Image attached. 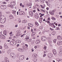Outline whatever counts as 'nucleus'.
Listing matches in <instances>:
<instances>
[{"instance_id": "1", "label": "nucleus", "mask_w": 62, "mask_h": 62, "mask_svg": "<svg viewBox=\"0 0 62 62\" xmlns=\"http://www.w3.org/2000/svg\"><path fill=\"white\" fill-rule=\"evenodd\" d=\"M0 19L3 21L4 22H6V17L5 16H1Z\"/></svg>"}, {"instance_id": "2", "label": "nucleus", "mask_w": 62, "mask_h": 62, "mask_svg": "<svg viewBox=\"0 0 62 62\" xmlns=\"http://www.w3.org/2000/svg\"><path fill=\"white\" fill-rule=\"evenodd\" d=\"M10 56L11 57H12L13 58H16V56H15L14 54L13 53L10 54Z\"/></svg>"}, {"instance_id": "3", "label": "nucleus", "mask_w": 62, "mask_h": 62, "mask_svg": "<svg viewBox=\"0 0 62 62\" xmlns=\"http://www.w3.org/2000/svg\"><path fill=\"white\" fill-rule=\"evenodd\" d=\"M29 16H31V17H32V16H33V15H34V14H33V12L32 11H30L29 13Z\"/></svg>"}, {"instance_id": "4", "label": "nucleus", "mask_w": 62, "mask_h": 62, "mask_svg": "<svg viewBox=\"0 0 62 62\" xmlns=\"http://www.w3.org/2000/svg\"><path fill=\"white\" fill-rule=\"evenodd\" d=\"M42 41H45L47 39L46 37L45 36H43L41 38Z\"/></svg>"}, {"instance_id": "5", "label": "nucleus", "mask_w": 62, "mask_h": 62, "mask_svg": "<svg viewBox=\"0 0 62 62\" xmlns=\"http://www.w3.org/2000/svg\"><path fill=\"white\" fill-rule=\"evenodd\" d=\"M19 58L20 60H23L24 58V56L23 55L20 56Z\"/></svg>"}, {"instance_id": "6", "label": "nucleus", "mask_w": 62, "mask_h": 62, "mask_svg": "<svg viewBox=\"0 0 62 62\" xmlns=\"http://www.w3.org/2000/svg\"><path fill=\"white\" fill-rule=\"evenodd\" d=\"M62 44V41H59L57 42V44L58 45H61Z\"/></svg>"}, {"instance_id": "7", "label": "nucleus", "mask_w": 62, "mask_h": 62, "mask_svg": "<svg viewBox=\"0 0 62 62\" xmlns=\"http://www.w3.org/2000/svg\"><path fill=\"white\" fill-rule=\"evenodd\" d=\"M10 44L12 45H16V41H14L13 42L11 41L10 42Z\"/></svg>"}, {"instance_id": "8", "label": "nucleus", "mask_w": 62, "mask_h": 62, "mask_svg": "<svg viewBox=\"0 0 62 62\" xmlns=\"http://www.w3.org/2000/svg\"><path fill=\"white\" fill-rule=\"evenodd\" d=\"M0 8L2 9H4L7 8L6 6L4 5H1L0 6Z\"/></svg>"}, {"instance_id": "9", "label": "nucleus", "mask_w": 62, "mask_h": 62, "mask_svg": "<svg viewBox=\"0 0 62 62\" xmlns=\"http://www.w3.org/2000/svg\"><path fill=\"white\" fill-rule=\"evenodd\" d=\"M9 18L10 19H13L14 18L13 16L12 15H9Z\"/></svg>"}, {"instance_id": "10", "label": "nucleus", "mask_w": 62, "mask_h": 62, "mask_svg": "<svg viewBox=\"0 0 62 62\" xmlns=\"http://www.w3.org/2000/svg\"><path fill=\"white\" fill-rule=\"evenodd\" d=\"M29 39V37L28 36H26L25 39V41H27L28 39Z\"/></svg>"}, {"instance_id": "11", "label": "nucleus", "mask_w": 62, "mask_h": 62, "mask_svg": "<svg viewBox=\"0 0 62 62\" xmlns=\"http://www.w3.org/2000/svg\"><path fill=\"white\" fill-rule=\"evenodd\" d=\"M58 39H62V37L61 36H59L57 37Z\"/></svg>"}, {"instance_id": "12", "label": "nucleus", "mask_w": 62, "mask_h": 62, "mask_svg": "<svg viewBox=\"0 0 62 62\" xmlns=\"http://www.w3.org/2000/svg\"><path fill=\"white\" fill-rule=\"evenodd\" d=\"M3 33L4 35H5L6 36H7V31L6 30H4L3 32Z\"/></svg>"}, {"instance_id": "13", "label": "nucleus", "mask_w": 62, "mask_h": 62, "mask_svg": "<svg viewBox=\"0 0 62 62\" xmlns=\"http://www.w3.org/2000/svg\"><path fill=\"white\" fill-rule=\"evenodd\" d=\"M40 40L38 39L37 40L36 42V44H39V43H40Z\"/></svg>"}, {"instance_id": "14", "label": "nucleus", "mask_w": 62, "mask_h": 62, "mask_svg": "<svg viewBox=\"0 0 62 62\" xmlns=\"http://www.w3.org/2000/svg\"><path fill=\"white\" fill-rule=\"evenodd\" d=\"M16 11H15L14 10H13L12 11V13L15 15H16Z\"/></svg>"}, {"instance_id": "15", "label": "nucleus", "mask_w": 62, "mask_h": 62, "mask_svg": "<svg viewBox=\"0 0 62 62\" xmlns=\"http://www.w3.org/2000/svg\"><path fill=\"white\" fill-rule=\"evenodd\" d=\"M4 46L5 49H8V47L6 44H5L4 45Z\"/></svg>"}, {"instance_id": "16", "label": "nucleus", "mask_w": 62, "mask_h": 62, "mask_svg": "<svg viewBox=\"0 0 62 62\" xmlns=\"http://www.w3.org/2000/svg\"><path fill=\"white\" fill-rule=\"evenodd\" d=\"M11 50L10 49H9L7 51V53L8 54H9L10 52H11Z\"/></svg>"}, {"instance_id": "17", "label": "nucleus", "mask_w": 62, "mask_h": 62, "mask_svg": "<svg viewBox=\"0 0 62 62\" xmlns=\"http://www.w3.org/2000/svg\"><path fill=\"white\" fill-rule=\"evenodd\" d=\"M18 50L19 52H23V49L20 48H18Z\"/></svg>"}, {"instance_id": "18", "label": "nucleus", "mask_w": 62, "mask_h": 62, "mask_svg": "<svg viewBox=\"0 0 62 62\" xmlns=\"http://www.w3.org/2000/svg\"><path fill=\"white\" fill-rule=\"evenodd\" d=\"M53 56V55L52 54H49L48 55V56L49 58H51L52 57V56Z\"/></svg>"}, {"instance_id": "19", "label": "nucleus", "mask_w": 62, "mask_h": 62, "mask_svg": "<svg viewBox=\"0 0 62 62\" xmlns=\"http://www.w3.org/2000/svg\"><path fill=\"white\" fill-rule=\"evenodd\" d=\"M49 13L51 15H54V12H52H52L50 11H49Z\"/></svg>"}, {"instance_id": "20", "label": "nucleus", "mask_w": 62, "mask_h": 62, "mask_svg": "<svg viewBox=\"0 0 62 62\" xmlns=\"http://www.w3.org/2000/svg\"><path fill=\"white\" fill-rule=\"evenodd\" d=\"M0 22L2 23H5V22H4V20H2L1 19H0Z\"/></svg>"}, {"instance_id": "21", "label": "nucleus", "mask_w": 62, "mask_h": 62, "mask_svg": "<svg viewBox=\"0 0 62 62\" xmlns=\"http://www.w3.org/2000/svg\"><path fill=\"white\" fill-rule=\"evenodd\" d=\"M28 26H30V27H33V25L32 24H31V23H29L28 24Z\"/></svg>"}, {"instance_id": "22", "label": "nucleus", "mask_w": 62, "mask_h": 62, "mask_svg": "<svg viewBox=\"0 0 62 62\" xmlns=\"http://www.w3.org/2000/svg\"><path fill=\"white\" fill-rule=\"evenodd\" d=\"M51 37H48L47 38V40L48 41H51Z\"/></svg>"}, {"instance_id": "23", "label": "nucleus", "mask_w": 62, "mask_h": 62, "mask_svg": "<svg viewBox=\"0 0 62 62\" xmlns=\"http://www.w3.org/2000/svg\"><path fill=\"white\" fill-rule=\"evenodd\" d=\"M23 48L25 50H27L28 48L27 47L25 46H23Z\"/></svg>"}, {"instance_id": "24", "label": "nucleus", "mask_w": 62, "mask_h": 62, "mask_svg": "<svg viewBox=\"0 0 62 62\" xmlns=\"http://www.w3.org/2000/svg\"><path fill=\"white\" fill-rule=\"evenodd\" d=\"M32 56L33 57H34V58H36L37 55V54H33Z\"/></svg>"}, {"instance_id": "25", "label": "nucleus", "mask_w": 62, "mask_h": 62, "mask_svg": "<svg viewBox=\"0 0 62 62\" xmlns=\"http://www.w3.org/2000/svg\"><path fill=\"white\" fill-rule=\"evenodd\" d=\"M35 16L36 19H38V18H39V16H38V14H36L35 15Z\"/></svg>"}, {"instance_id": "26", "label": "nucleus", "mask_w": 62, "mask_h": 62, "mask_svg": "<svg viewBox=\"0 0 62 62\" xmlns=\"http://www.w3.org/2000/svg\"><path fill=\"white\" fill-rule=\"evenodd\" d=\"M35 34H36V32H35L32 33L31 35V36H32V37H33V36H34Z\"/></svg>"}, {"instance_id": "27", "label": "nucleus", "mask_w": 62, "mask_h": 62, "mask_svg": "<svg viewBox=\"0 0 62 62\" xmlns=\"http://www.w3.org/2000/svg\"><path fill=\"white\" fill-rule=\"evenodd\" d=\"M35 23L36 26H39V23H38L37 22H35Z\"/></svg>"}, {"instance_id": "28", "label": "nucleus", "mask_w": 62, "mask_h": 62, "mask_svg": "<svg viewBox=\"0 0 62 62\" xmlns=\"http://www.w3.org/2000/svg\"><path fill=\"white\" fill-rule=\"evenodd\" d=\"M16 42L17 43H21V41L20 40H17L16 41Z\"/></svg>"}, {"instance_id": "29", "label": "nucleus", "mask_w": 62, "mask_h": 62, "mask_svg": "<svg viewBox=\"0 0 62 62\" xmlns=\"http://www.w3.org/2000/svg\"><path fill=\"white\" fill-rule=\"evenodd\" d=\"M57 40L56 39H55L53 41V42L54 43H56V41Z\"/></svg>"}, {"instance_id": "30", "label": "nucleus", "mask_w": 62, "mask_h": 62, "mask_svg": "<svg viewBox=\"0 0 62 62\" xmlns=\"http://www.w3.org/2000/svg\"><path fill=\"white\" fill-rule=\"evenodd\" d=\"M37 59L36 58H35L33 60V61H34V62H36L37 61Z\"/></svg>"}, {"instance_id": "31", "label": "nucleus", "mask_w": 62, "mask_h": 62, "mask_svg": "<svg viewBox=\"0 0 62 62\" xmlns=\"http://www.w3.org/2000/svg\"><path fill=\"white\" fill-rule=\"evenodd\" d=\"M31 40H32V39H28L27 40V41H28V42H31Z\"/></svg>"}, {"instance_id": "32", "label": "nucleus", "mask_w": 62, "mask_h": 62, "mask_svg": "<svg viewBox=\"0 0 62 62\" xmlns=\"http://www.w3.org/2000/svg\"><path fill=\"white\" fill-rule=\"evenodd\" d=\"M22 11H21L19 12V15H22Z\"/></svg>"}, {"instance_id": "33", "label": "nucleus", "mask_w": 62, "mask_h": 62, "mask_svg": "<svg viewBox=\"0 0 62 62\" xmlns=\"http://www.w3.org/2000/svg\"><path fill=\"white\" fill-rule=\"evenodd\" d=\"M55 34V31H54L52 32V34L54 36Z\"/></svg>"}, {"instance_id": "34", "label": "nucleus", "mask_w": 62, "mask_h": 62, "mask_svg": "<svg viewBox=\"0 0 62 62\" xmlns=\"http://www.w3.org/2000/svg\"><path fill=\"white\" fill-rule=\"evenodd\" d=\"M6 39L5 36L4 35H3L2 39Z\"/></svg>"}, {"instance_id": "35", "label": "nucleus", "mask_w": 62, "mask_h": 62, "mask_svg": "<svg viewBox=\"0 0 62 62\" xmlns=\"http://www.w3.org/2000/svg\"><path fill=\"white\" fill-rule=\"evenodd\" d=\"M51 19L53 20L54 21V20H56V19L55 18H54V17H52L51 18Z\"/></svg>"}, {"instance_id": "36", "label": "nucleus", "mask_w": 62, "mask_h": 62, "mask_svg": "<svg viewBox=\"0 0 62 62\" xmlns=\"http://www.w3.org/2000/svg\"><path fill=\"white\" fill-rule=\"evenodd\" d=\"M39 28L40 29L42 30V29H43V26H41L39 27Z\"/></svg>"}, {"instance_id": "37", "label": "nucleus", "mask_w": 62, "mask_h": 62, "mask_svg": "<svg viewBox=\"0 0 62 62\" xmlns=\"http://www.w3.org/2000/svg\"><path fill=\"white\" fill-rule=\"evenodd\" d=\"M3 34H1L0 35V38L2 39L3 37Z\"/></svg>"}, {"instance_id": "38", "label": "nucleus", "mask_w": 62, "mask_h": 62, "mask_svg": "<svg viewBox=\"0 0 62 62\" xmlns=\"http://www.w3.org/2000/svg\"><path fill=\"white\" fill-rule=\"evenodd\" d=\"M23 23H26V20H23Z\"/></svg>"}, {"instance_id": "39", "label": "nucleus", "mask_w": 62, "mask_h": 62, "mask_svg": "<svg viewBox=\"0 0 62 62\" xmlns=\"http://www.w3.org/2000/svg\"><path fill=\"white\" fill-rule=\"evenodd\" d=\"M18 22L19 23H21V20H20V19H18Z\"/></svg>"}, {"instance_id": "40", "label": "nucleus", "mask_w": 62, "mask_h": 62, "mask_svg": "<svg viewBox=\"0 0 62 62\" xmlns=\"http://www.w3.org/2000/svg\"><path fill=\"white\" fill-rule=\"evenodd\" d=\"M6 14H10V12H6Z\"/></svg>"}, {"instance_id": "41", "label": "nucleus", "mask_w": 62, "mask_h": 62, "mask_svg": "<svg viewBox=\"0 0 62 62\" xmlns=\"http://www.w3.org/2000/svg\"><path fill=\"white\" fill-rule=\"evenodd\" d=\"M13 4H12V6H14L16 5V4L15 3V2H13Z\"/></svg>"}, {"instance_id": "42", "label": "nucleus", "mask_w": 62, "mask_h": 62, "mask_svg": "<svg viewBox=\"0 0 62 62\" xmlns=\"http://www.w3.org/2000/svg\"><path fill=\"white\" fill-rule=\"evenodd\" d=\"M44 14H42L40 16V17H42V16H43L44 15Z\"/></svg>"}, {"instance_id": "43", "label": "nucleus", "mask_w": 62, "mask_h": 62, "mask_svg": "<svg viewBox=\"0 0 62 62\" xmlns=\"http://www.w3.org/2000/svg\"><path fill=\"white\" fill-rule=\"evenodd\" d=\"M53 53H54L56 52V50L55 49H54V50H53Z\"/></svg>"}, {"instance_id": "44", "label": "nucleus", "mask_w": 62, "mask_h": 62, "mask_svg": "<svg viewBox=\"0 0 62 62\" xmlns=\"http://www.w3.org/2000/svg\"><path fill=\"white\" fill-rule=\"evenodd\" d=\"M24 35H25V34H23L21 35V38H22V37H23V36H24Z\"/></svg>"}, {"instance_id": "45", "label": "nucleus", "mask_w": 62, "mask_h": 62, "mask_svg": "<svg viewBox=\"0 0 62 62\" xmlns=\"http://www.w3.org/2000/svg\"><path fill=\"white\" fill-rule=\"evenodd\" d=\"M5 61H7L8 60V58L7 57H5Z\"/></svg>"}, {"instance_id": "46", "label": "nucleus", "mask_w": 62, "mask_h": 62, "mask_svg": "<svg viewBox=\"0 0 62 62\" xmlns=\"http://www.w3.org/2000/svg\"><path fill=\"white\" fill-rule=\"evenodd\" d=\"M55 23V22H54V23L53 24H55V25H56V26H57V25H57V23Z\"/></svg>"}, {"instance_id": "47", "label": "nucleus", "mask_w": 62, "mask_h": 62, "mask_svg": "<svg viewBox=\"0 0 62 62\" xmlns=\"http://www.w3.org/2000/svg\"><path fill=\"white\" fill-rule=\"evenodd\" d=\"M56 10L55 9H54L52 11V12H53L54 13L55 12V11H56Z\"/></svg>"}, {"instance_id": "48", "label": "nucleus", "mask_w": 62, "mask_h": 62, "mask_svg": "<svg viewBox=\"0 0 62 62\" xmlns=\"http://www.w3.org/2000/svg\"><path fill=\"white\" fill-rule=\"evenodd\" d=\"M3 4H7V3L6 2H2Z\"/></svg>"}, {"instance_id": "49", "label": "nucleus", "mask_w": 62, "mask_h": 62, "mask_svg": "<svg viewBox=\"0 0 62 62\" xmlns=\"http://www.w3.org/2000/svg\"><path fill=\"white\" fill-rule=\"evenodd\" d=\"M52 27L53 28H55V25H54Z\"/></svg>"}, {"instance_id": "50", "label": "nucleus", "mask_w": 62, "mask_h": 62, "mask_svg": "<svg viewBox=\"0 0 62 62\" xmlns=\"http://www.w3.org/2000/svg\"><path fill=\"white\" fill-rule=\"evenodd\" d=\"M57 54V53H56V52H53V54L54 55H55V54Z\"/></svg>"}, {"instance_id": "51", "label": "nucleus", "mask_w": 62, "mask_h": 62, "mask_svg": "<svg viewBox=\"0 0 62 62\" xmlns=\"http://www.w3.org/2000/svg\"><path fill=\"white\" fill-rule=\"evenodd\" d=\"M56 30H60V28H56Z\"/></svg>"}, {"instance_id": "52", "label": "nucleus", "mask_w": 62, "mask_h": 62, "mask_svg": "<svg viewBox=\"0 0 62 62\" xmlns=\"http://www.w3.org/2000/svg\"><path fill=\"white\" fill-rule=\"evenodd\" d=\"M52 23H49V25H50V26H52Z\"/></svg>"}, {"instance_id": "53", "label": "nucleus", "mask_w": 62, "mask_h": 62, "mask_svg": "<svg viewBox=\"0 0 62 62\" xmlns=\"http://www.w3.org/2000/svg\"><path fill=\"white\" fill-rule=\"evenodd\" d=\"M25 45L26 46V47H28V45H27V44H25Z\"/></svg>"}, {"instance_id": "54", "label": "nucleus", "mask_w": 62, "mask_h": 62, "mask_svg": "<svg viewBox=\"0 0 62 62\" xmlns=\"http://www.w3.org/2000/svg\"><path fill=\"white\" fill-rule=\"evenodd\" d=\"M41 1L42 2V3H43L44 0H41Z\"/></svg>"}, {"instance_id": "55", "label": "nucleus", "mask_w": 62, "mask_h": 62, "mask_svg": "<svg viewBox=\"0 0 62 62\" xmlns=\"http://www.w3.org/2000/svg\"><path fill=\"white\" fill-rule=\"evenodd\" d=\"M1 13H2V12L1 11H0V16H1Z\"/></svg>"}, {"instance_id": "56", "label": "nucleus", "mask_w": 62, "mask_h": 62, "mask_svg": "<svg viewBox=\"0 0 62 62\" xmlns=\"http://www.w3.org/2000/svg\"><path fill=\"white\" fill-rule=\"evenodd\" d=\"M10 8H14V7H13V6H11Z\"/></svg>"}, {"instance_id": "57", "label": "nucleus", "mask_w": 62, "mask_h": 62, "mask_svg": "<svg viewBox=\"0 0 62 62\" xmlns=\"http://www.w3.org/2000/svg\"><path fill=\"white\" fill-rule=\"evenodd\" d=\"M12 34V32H11L9 33V35H11V34Z\"/></svg>"}, {"instance_id": "58", "label": "nucleus", "mask_w": 62, "mask_h": 62, "mask_svg": "<svg viewBox=\"0 0 62 62\" xmlns=\"http://www.w3.org/2000/svg\"><path fill=\"white\" fill-rule=\"evenodd\" d=\"M31 50L32 52H34V49L33 48H31Z\"/></svg>"}, {"instance_id": "59", "label": "nucleus", "mask_w": 62, "mask_h": 62, "mask_svg": "<svg viewBox=\"0 0 62 62\" xmlns=\"http://www.w3.org/2000/svg\"><path fill=\"white\" fill-rule=\"evenodd\" d=\"M54 25V23H52V24L51 25V27H52L53 26V25Z\"/></svg>"}, {"instance_id": "60", "label": "nucleus", "mask_w": 62, "mask_h": 62, "mask_svg": "<svg viewBox=\"0 0 62 62\" xmlns=\"http://www.w3.org/2000/svg\"><path fill=\"white\" fill-rule=\"evenodd\" d=\"M8 7H11V5H8Z\"/></svg>"}, {"instance_id": "61", "label": "nucleus", "mask_w": 62, "mask_h": 62, "mask_svg": "<svg viewBox=\"0 0 62 62\" xmlns=\"http://www.w3.org/2000/svg\"><path fill=\"white\" fill-rule=\"evenodd\" d=\"M18 27V25L16 24L15 26V27Z\"/></svg>"}, {"instance_id": "62", "label": "nucleus", "mask_w": 62, "mask_h": 62, "mask_svg": "<svg viewBox=\"0 0 62 62\" xmlns=\"http://www.w3.org/2000/svg\"><path fill=\"white\" fill-rule=\"evenodd\" d=\"M42 11H43V12H45V11L43 9H42Z\"/></svg>"}, {"instance_id": "63", "label": "nucleus", "mask_w": 62, "mask_h": 62, "mask_svg": "<svg viewBox=\"0 0 62 62\" xmlns=\"http://www.w3.org/2000/svg\"><path fill=\"white\" fill-rule=\"evenodd\" d=\"M44 49H45V50H46V47H44Z\"/></svg>"}, {"instance_id": "64", "label": "nucleus", "mask_w": 62, "mask_h": 62, "mask_svg": "<svg viewBox=\"0 0 62 62\" xmlns=\"http://www.w3.org/2000/svg\"><path fill=\"white\" fill-rule=\"evenodd\" d=\"M40 19H41V21H42V20H43V17H41L40 18Z\"/></svg>"}]
</instances>
